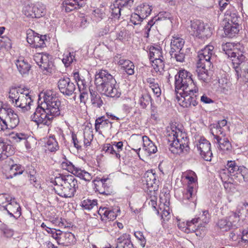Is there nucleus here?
Returning a JSON list of instances; mask_svg holds the SVG:
<instances>
[{"label": "nucleus", "instance_id": "f257e3e1", "mask_svg": "<svg viewBox=\"0 0 248 248\" xmlns=\"http://www.w3.org/2000/svg\"><path fill=\"white\" fill-rule=\"evenodd\" d=\"M61 102L52 91H46L44 94V102L38 106L31 118L38 125L49 126L54 118L60 114Z\"/></svg>", "mask_w": 248, "mask_h": 248}, {"label": "nucleus", "instance_id": "f03ea898", "mask_svg": "<svg viewBox=\"0 0 248 248\" xmlns=\"http://www.w3.org/2000/svg\"><path fill=\"white\" fill-rule=\"evenodd\" d=\"M94 83L97 89L107 96L118 98L121 90L114 77L107 70L101 69L95 75Z\"/></svg>", "mask_w": 248, "mask_h": 248}, {"label": "nucleus", "instance_id": "7ed1b4c3", "mask_svg": "<svg viewBox=\"0 0 248 248\" xmlns=\"http://www.w3.org/2000/svg\"><path fill=\"white\" fill-rule=\"evenodd\" d=\"M167 140L170 143V150L174 154H180L187 152L189 150L188 140L185 132L181 128L174 124L167 128Z\"/></svg>", "mask_w": 248, "mask_h": 248}, {"label": "nucleus", "instance_id": "20e7f679", "mask_svg": "<svg viewBox=\"0 0 248 248\" xmlns=\"http://www.w3.org/2000/svg\"><path fill=\"white\" fill-rule=\"evenodd\" d=\"M52 182L55 185L54 189L56 193L62 197H73L78 187V181L71 175H60L56 177Z\"/></svg>", "mask_w": 248, "mask_h": 248}, {"label": "nucleus", "instance_id": "39448f33", "mask_svg": "<svg viewBox=\"0 0 248 248\" xmlns=\"http://www.w3.org/2000/svg\"><path fill=\"white\" fill-rule=\"evenodd\" d=\"M9 97L12 104L20 108L22 112H25L30 110L33 100L28 90L19 88H12L9 92Z\"/></svg>", "mask_w": 248, "mask_h": 248}, {"label": "nucleus", "instance_id": "423d86ee", "mask_svg": "<svg viewBox=\"0 0 248 248\" xmlns=\"http://www.w3.org/2000/svg\"><path fill=\"white\" fill-rule=\"evenodd\" d=\"M176 93L182 92H198V88L194 82L191 74L185 69L180 70L175 76Z\"/></svg>", "mask_w": 248, "mask_h": 248}, {"label": "nucleus", "instance_id": "0eeeda50", "mask_svg": "<svg viewBox=\"0 0 248 248\" xmlns=\"http://www.w3.org/2000/svg\"><path fill=\"white\" fill-rule=\"evenodd\" d=\"M182 178L187 181V187L183 194V201L185 203L189 201L194 203L197 189V179L196 173L191 170H187L183 173Z\"/></svg>", "mask_w": 248, "mask_h": 248}, {"label": "nucleus", "instance_id": "6e6552de", "mask_svg": "<svg viewBox=\"0 0 248 248\" xmlns=\"http://www.w3.org/2000/svg\"><path fill=\"white\" fill-rule=\"evenodd\" d=\"M3 123L1 126L3 129L6 127L15 128L18 124V115L10 108L3 107V102L0 101V122Z\"/></svg>", "mask_w": 248, "mask_h": 248}, {"label": "nucleus", "instance_id": "1a4fd4ad", "mask_svg": "<svg viewBox=\"0 0 248 248\" xmlns=\"http://www.w3.org/2000/svg\"><path fill=\"white\" fill-rule=\"evenodd\" d=\"M222 49L229 57L232 58L233 63L239 64L246 59L244 47L240 44L234 46L232 43H226L222 45Z\"/></svg>", "mask_w": 248, "mask_h": 248}, {"label": "nucleus", "instance_id": "9d476101", "mask_svg": "<svg viewBox=\"0 0 248 248\" xmlns=\"http://www.w3.org/2000/svg\"><path fill=\"white\" fill-rule=\"evenodd\" d=\"M188 30L192 35L203 39L211 37L212 34V28L199 20L191 21Z\"/></svg>", "mask_w": 248, "mask_h": 248}, {"label": "nucleus", "instance_id": "9b49d317", "mask_svg": "<svg viewBox=\"0 0 248 248\" xmlns=\"http://www.w3.org/2000/svg\"><path fill=\"white\" fill-rule=\"evenodd\" d=\"M149 56L155 71L162 74L164 70V62L161 50L155 47H150Z\"/></svg>", "mask_w": 248, "mask_h": 248}, {"label": "nucleus", "instance_id": "f8f14e48", "mask_svg": "<svg viewBox=\"0 0 248 248\" xmlns=\"http://www.w3.org/2000/svg\"><path fill=\"white\" fill-rule=\"evenodd\" d=\"M196 93L195 92H182L176 93V99L179 105L184 108L196 106L198 104Z\"/></svg>", "mask_w": 248, "mask_h": 248}, {"label": "nucleus", "instance_id": "ddd939ff", "mask_svg": "<svg viewBox=\"0 0 248 248\" xmlns=\"http://www.w3.org/2000/svg\"><path fill=\"white\" fill-rule=\"evenodd\" d=\"M217 225L224 231L238 228L241 226L239 215L236 213H232L228 217L219 219Z\"/></svg>", "mask_w": 248, "mask_h": 248}, {"label": "nucleus", "instance_id": "4468645a", "mask_svg": "<svg viewBox=\"0 0 248 248\" xmlns=\"http://www.w3.org/2000/svg\"><path fill=\"white\" fill-rule=\"evenodd\" d=\"M61 166L63 170H67L85 181H90L92 179V175L91 173L78 167L75 166L67 160L62 162Z\"/></svg>", "mask_w": 248, "mask_h": 248}, {"label": "nucleus", "instance_id": "2eb2a0df", "mask_svg": "<svg viewBox=\"0 0 248 248\" xmlns=\"http://www.w3.org/2000/svg\"><path fill=\"white\" fill-rule=\"evenodd\" d=\"M214 46H206L198 52L197 65L200 66H211L212 57L214 54Z\"/></svg>", "mask_w": 248, "mask_h": 248}, {"label": "nucleus", "instance_id": "dca6fc26", "mask_svg": "<svg viewBox=\"0 0 248 248\" xmlns=\"http://www.w3.org/2000/svg\"><path fill=\"white\" fill-rule=\"evenodd\" d=\"M197 150L201 157L205 160L210 161L212 157L210 142L203 137H201L197 145Z\"/></svg>", "mask_w": 248, "mask_h": 248}, {"label": "nucleus", "instance_id": "f3484780", "mask_svg": "<svg viewBox=\"0 0 248 248\" xmlns=\"http://www.w3.org/2000/svg\"><path fill=\"white\" fill-rule=\"evenodd\" d=\"M50 56L46 53H36L34 55V60L43 71L51 72L53 63L50 61Z\"/></svg>", "mask_w": 248, "mask_h": 248}, {"label": "nucleus", "instance_id": "a211bd4d", "mask_svg": "<svg viewBox=\"0 0 248 248\" xmlns=\"http://www.w3.org/2000/svg\"><path fill=\"white\" fill-rule=\"evenodd\" d=\"M212 134L214 136V143L218 144L217 148L222 153H228L232 150V144L225 135H215L214 130L212 131Z\"/></svg>", "mask_w": 248, "mask_h": 248}, {"label": "nucleus", "instance_id": "6ab92c4d", "mask_svg": "<svg viewBox=\"0 0 248 248\" xmlns=\"http://www.w3.org/2000/svg\"><path fill=\"white\" fill-rule=\"evenodd\" d=\"M60 92L64 95H71L76 89V86L68 78H61L58 82Z\"/></svg>", "mask_w": 248, "mask_h": 248}, {"label": "nucleus", "instance_id": "aec40b11", "mask_svg": "<svg viewBox=\"0 0 248 248\" xmlns=\"http://www.w3.org/2000/svg\"><path fill=\"white\" fill-rule=\"evenodd\" d=\"M44 37L40 36L38 34L31 30L27 31V41L32 47L40 48L45 46Z\"/></svg>", "mask_w": 248, "mask_h": 248}, {"label": "nucleus", "instance_id": "412c9836", "mask_svg": "<svg viewBox=\"0 0 248 248\" xmlns=\"http://www.w3.org/2000/svg\"><path fill=\"white\" fill-rule=\"evenodd\" d=\"M123 149V143L122 141L113 142L112 144L107 143L104 145L103 150L105 153L113 155L116 158L120 159V152Z\"/></svg>", "mask_w": 248, "mask_h": 248}, {"label": "nucleus", "instance_id": "4be33fe9", "mask_svg": "<svg viewBox=\"0 0 248 248\" xmlns=\"http://www.w3.org/2000/svg\"><path fill=\"white\" fill-rule=\"evenodd\" d=\"M146 186L150 192H155L157 190L159 181L157 176L153 170L147 171L144 176Z\"/></svg>", "mask_w": 248, "mask_h": 248}, {"label": "nucleus", "instance_id": "5701e85b", "mask_svg": "<svg viewBox=\"0 0 248 248\" xmlns=\"http://www.w3.org/2000/svg\"><path fill=\"white\" fill-rule=\"evenodd\" d=\"M3 210H6L10 217L15 219L18 218L21 215L20 205L15 199H10V202L6 204Z\"/></svg>", "mask_w": 248, "mask_h": 248}, {"label": "nucleus", "instance_id": "b1692460", "mask_svg": "<svg viewBox=\"0 0 248 248\" xmlns=\"http://www.w3.org/2000/svg\"><path fill=\"white\" fill-rule=\"evenodd\" d=\"M115 61L117 64L122 66L127 74L132 75L134 74L135 66L133 63L128 60L122 58L120 55H117L114 57Z\"/></svg>", "mask_w": 248, "mask_h": 248}, {"label": "nucleus", "instance_id": "393cba45", "mask_svg": "<svg viewBox=\"0 0 248 248\" xmlns=\"http://www.w3.org/2000/svg\"><path fill=\"white\" fill-rule=\"evenodd\" d=\"M241 18L238 16L235 8L230 6V8L226 12L224 15V21L225 23L239 24Z\"/></svg>", "mask_w": 248, "mask_h": 248}, {"label": "nucleus", "instance_id": "a878e982", "mask_svg": "<svg viewBox=\"0 0 248 248\" xmlns=\"http://www.w3.org/2000/svg\"><path fill=\"white\" fill-rule=\"evenodd\" d=\"M14 153L12 146L2 138H0V161L3 160Z\"/></svg>", "mask_w": 248, "mask_h": 248}, {"label": "nucleus", "instance_id": "bb28decb", "mask_svg": "<svg viewBox=\"0 0 248 248\" xmlns=\"http://www.w3.org/2000/svg\"><path fill=\"white\" fill-rule=\"evenodd\" d=\"M112 123L108 119H105L104 116L97 118L95 120V128L96 131L99 133L101 130L105 131L111 129Z\"/></svg>", "mask_w": 248, "mask_h": 248}, {"label": "nucleus", "instance_id": "cd10ccee", "mask_svg": "<svg viewBox=\"0 0 248 248\" xmlns=\"http://www.w3.org/2000/svg\"><path fill=\"white\" fill-rule=\"evenodd\" d=\"M139 141L143 143V149L148 154L150 155L156 152L157 147L155 144L146 136L142 137L141 139H140Z\"/></svg>", "mask_w": 248, "mask_h": 248}, {"label": "nucleus", "instance_id": "c85d7f7f", "mask_svg": "<svg viewBox=\"0 0 248 248\" xmlns=\"http://www.w3.org/2000/svg\"><path fill=\"white\" fill-rule=\"evenodd\" d=\"M185 44V41L179 35H174L172 36L170 42V50L171 53L174 51H182Z\"/></svg>", "mask_w": 248, "mask_h": 248}, {"label": "nucleus", "instance_id": "c756f323", "mask_svg": "<svg viewBox=\"0 0 248 248\" xmlns=\"http://www.w3.org/2000/svg\"><path fill=\"white\" fill-rule=\"evenodd\" d=\"M76 242L75 235L70 232L61 231L58 244L59 245H69Z\"/></svg>", "mask_w": 248, "mask_h": 248}, {"label": "nucleus", "instance_id": "7c9ffc66", "mask_svg": "<svg viewBox=\"0 0 248 248\" xmlns=\"http://www.w3.org/2000/svg\"><path fill=\"white\" fill-rule=\"evenodd\" d=\"M240 30V24L225 23L224 30L226 37L232 38L239 32Z\"/></svg>", "mask_w": 248, "mask_h": 248}, {"label": "nucleus", "instance_id": "2f4dec72", "mask_svg": "<svg viewBox=\"0 0 248 248\" xmlns=\"http://www.w3.org/2000/svg\"><path fill=\"white\" fill-rule=\"evenodd\" d=\"M226 168L231 176V179L236 180V176L238 175L240 166H238L234 161H228L226 165Z\"/></svg>", "mask_w": 248, "mask_h": 248}, {"label": "nucleus", "instance_id": "473e14b6", "mask_svg": "<svg viewBox=\"0 0 248 248\" xmlns=\"http://www.w3.org/2000/svg\"><path fill=\"white\" fill-rule=\"evenodd\" d=\"M16 64L18 71L21 75H25L28 73L31 65L27 61L23 58H20L16 61Z\"/></svg>", "mask_w": 248, "mask_h": 248}, {"label": "nucleus", "instance_id": "72a5a7b5", "mask_svg": "<svg viewBox=\"0 0 248 248\" xmlns=\"http://www.w3.org/2000/svg\"><path fill=\"white\" fill-rule=\"evenodd\" d=\"M97 212L100 216H103V219L106 218L109 220H114L117 216L115 211L106 207H100Z\"/></svg>", "mask_w": 248, "mask_h": 248}, {"label": "nucleus", "instance_id": "f704fd0d", "mask_svg": "<svg viewBox=\"0 0 248 248\" xmlns=\"http://www.w3.org/2000/svg\"><path fill=\"white\" fill-rule=\"evenodd\" d=\"M227 122L225 119L222 120L218 121L217 124L216 126L212 128L211 131L214 130L215 135H225L224 132L226 130L228 129V127L227 126Z\"/></svg>", "mask_w": 248, "mask_h": 248}, {"label": "nucleus", "instance_id": "c9c22d12", "mask_svg": "<svg viewBox=\"0 0 248 248\" xmlns=\"http://www.w3.org/2000/svg\"><path fill=\"white\" fill-rule=\"evenodd\" d=\"M90 96L92 105L94 107L97 108H101L103 104V102L99 93L97 92L92 90V91H90Z\"/></svg>", "mask_w": 248, "mask_h": 248}, {"label": "nucleus", "instance_id": "e433bc0d", "mask_svg": "<svg viewBox=\"0 0 248 248\" xmlns=\"http://www.w3.org/2000/svg\"><path fill=\"white\" fill-rule=\"evenodd\" d=\"M146 82L148 84L150 88L152 89L154 94L157 97L160 96L161 93V91L156 79L153 78H147Z\"/></svg>", "mask_w": 248, "mask_h": 248}, {"label": "nucleus", "instance_id": "4c0bfd02", "mask_svg": "<svg viewBox=\"0 0 248 248\" xmlns=\"http://www.w3.org/2000/svg\"><path fill=\"white\" fill-rule=\"evenodd\" d=\"M151 11V6L146 3H143L138 6L136 9V12L141 16L143 19L146 18L150 15Z\"/></svg>", "mask_w": 248, "mask_h": 248}, {"label": "nucleus", "instance_id": "58836bf2", "mask_svg": "<svg viewBox=\"0 0 248 248\" xmlns=\"http://www.w3.org/2000/svg\"><path fill=\"white\" fill-rule=\"evenodd\" d=\"M62 7L66 12H70L81 7L80 5H78V1L75 0H64L62 3Z\"/></svg>", "mask_w": 248, "mask_h": 248}, {"label": "nucleus", "instance_id": "ea45409f", "mask_svg": "<svg viewBox=\"0 0 248 248\" xmlns=\"http://www.w3.org/2000/svg\"><path fill=\"white\" fill-rule=\"evenodd\" d=\"M78 89L80 92L79 99L80 103L85 105L89 99V93H90V91H92V90L88 87L87 85H85V87H79Z\"/></svg>", "mask_w": 248, "mask_h": 248}, {"label": "nucleus", "instance_id": "a19ab883", "mask_svg": "<svg viewBox=\"0 0 248 248\" xmlns=\"http://www.w3.org/2000/svg\"><path fill=\"white\" fill-rule=\"evenodd\" d=\"M194 225V222L192 221V219L190 221H186V222H179L178 226L184 232L189 233L194 232V231L195 230L194 227H193Z\"/></svg>", "mask_w": 248, "mask_h": 248}, {"label": "nucleus", "instance_id": "79ce46f5", "mask_svg": "<svg viewBox=\"0 0 248 248\" xmlns=\"http://www.w3.org/2000/svg\"><path fill=\"white\" fill-rule=\"evenodd\" d=\"M80 205L85 210H91L94 208L97 209V200L87 199L81 202Z\"/></svg>", "mask_w": 248, "mask_h": 248}, {"label": "nucleus", "instance_id": "37998d69", "mask_svg": "<svg viewBox=\"0 0 248 248\" xmlns=\"http://www.w3.org/2000/svg\"><path fill=\"white\" fill-rule=\"evenodd\" d=\"M46 147L51 152H56L59 149L58 143L54 136H49L46 141Z\"/></svg>", "mask_w": 248, "mask_h": 248}, {"label": "nucleus", "instance_id": "c03bdc74", "mask_svg": "<svg viewBox=\"0 0 248 248\" xmlns=\"http://www.w3.org/2000/svg\"><path fill=\"white\" fill-rule=\"evenodd\" d=\"M209 221V214L208 211L204 210L202 211V214L200 217L194 218L192 219L194 224L196 223H201L202 225H206Z\"/></svg>", "mask_w": 248, "mask_h": 248}, {"label": "nucleus", "instance_id": "a18cd8bd", "mask_svg": "<svg viewBox=\"0 0 248 248\" xmlns=\"http://www.w3.org/2000/svg\"><path fill=\"white\" fill-rule=\"evenodd\" d=\"M197 72L199 79L204 82H206L208 78V68H210V66H200L198 65H197Z\"/></svg>", "mask_w": 248, "mask_h": 248}, {"label": "nucleus", "instance_id": "49530a36", "mask_svg": "<svg viewBox=\"0 0 248 248\" xmlns=\"http://www.w3.org/2000/svg\"><path fill=\"white\" fill-rule=\"evenodd\" d=\"M62 60L65 66H69L72 62L76 61L74 53L68 51L65 52L62 55Z\"/></svg>", "mask_w": 248, "mask_h": 248}, {"label": "nucleus", "instance_id": "de8ad7c7", "mask_svg": "<svg viewBox=\"0 0 248 248\" xmlns=\"http://www.w3.org/2000/svg\"><path fill=\"white\" fill-rule=\"evenodd\" d=\"M33 12L35 15V18H40L45 15L46 7L40 3L33 4Z\"/></svg>", "mask_w": 248, "mask_h": 248}, {"label": "nucleus", "instance_id": "09e8293b", "mask_svg": "<svg viewBox=\"0 0 248 248\" xmlns=\"http://www.w3.org/2000/svg\"><path fill=\"white\" fill-rule=\"evenodd\" d=\"M236 178V180L240 182L242 180L248 182V169L244 166H240V171Z\"/></svg>", "mask_w": 248, "mask_h": 248}, {"label": "nucleus", "instance_id": "8fccbe9b", "mask_svg": "<svg viewBox=\"0 0 248 248\" xmlns=\"http://www.w3.org/2000/svg\"><path fill=\"white\" fill-rule=\"evenodd\" d=\"M93 137V131L89 128L86 129L84 132V144L85 146L90 145Z\"/></svg>", "mask_w": 248, "mask_h": 248}, {"label": "nucleus", "instance_id": "3c124183", "mask_svg": "<svg viewBox=\"0 0 248 248\" xmlns=\"http://www.w3.org/2000/svg\"><path fill=\"white\" fill-rule=\"evenodd\" d=\"M132 245L130 241V236L127 233H123L117 239V245Z\"/></svg>", "mask_w": 248, "mask_h": 248}, {"label": "nucleus", "instance_id": "603ef678", "mask_svg": "<svg viewBox=\"0 0 248 248\" xmlns=\"http://www.w3.org/2000/svg\"><path fill=\"white\" fill-rule=\"evenodd\" d=\"M23 171L20 166L17 164L12 165L9 170V176L12 178L16 175L21 174L22 173Z\"/></svg>", "mask_w": 248, "mask_h": 248}, {"label": "nucleus", "instance_id": "864d4df0", "mask_svg": "<svg viewBox=\"0 0 248 248\" xmlns=\"http://www.w3.org/2000/svg\"><path fill=\"white\" fill-rule=\"evenodd\" d=\"M150 103H151V97L148 93L142 95L139 99V104L143 108H145Z\"/></svg>", "mask_w": 248, "mask_h": 248}, {"label": "nucleus", "instance_id": "5fc2aeb1", "mask_svg": "<svg viewBox=\"0 0 248 248\" xmlns=\"http://www.w3.org/2000/svg\"><path fill=\"white\" fill-rule=\"evenodd\" d=\"M6 132L5 134H9L11 138L15 140L16 142H20L22 140H25L27 138V135L22 133H11Z\"/></svg>", "mask_w": 248, "mask_h": 248}, {"label": "nucleus", "instance_id": "6e6d98bb", "mask_svg": "<svg viewBox=\"0 0 248 248\" xmlns=\"http://www.w3.org/2000/svg\"><path fill=\"white\" fill-rule=\"evenodd\" d=\"M193 227L195 230L194 232L196 233L197 236L202 237L206 234V225H202L199 223L197 227H196L195 224L193 225Z\"/></svg>", "mask_w": 248, "mask_h": 248}, {"label": "nucleus", "instance_id": "4d7b16f0", "mask_svg": "<svg viewBox=\"0 0 248 248\" xmlns=\"http://www.w3.org/2000/svg\"><path fill=\"white\" fill-rule=\"evenodd\" d=\"M111 10L112 15L113 17L119 18L121 15V12L123 11L124 9L120 5H116L115 2L113 5H111Z\"/></svg>", "mask_w": 248, "mask_h": 248}, {"label": "nucleus", "instance_id": "13d9d810", "mask_svg": "<svg viewBox=\"0 0 248 248\" xmlns=\"http://www.w3.org/2000/svg\"><path fill=\"white\" fill-rule=\"evenodd\" d=\"M33 4L25 5L23 9V14L31 18H35L33 12Z\"/></svg>", "mask_w": 248, "mask_h": 248}, {"label": "nucleus", "instance_id": "bf43d9fd", "mask_svg": "<svg viewBox=\"0 0 248 248\" xmlns=\"http://www.w3.org/2000/svg\"><path fill=\"white\" fill-rule=\"evenodd\" d=\"M133 2L134 0H116L115 5H120L123 9L124 8L129 9L132 6Z\"/></svg>", "mask_w": 248, "mask_h": 248}, {"label": "nucleus", "instance_id": "052dcab7", "mask_svg": "<svg viewBox=\"0 0 248 248\" xmlns=\"http://www.w3.org/2000/svg\"><path fill=\"white\" fill-rule=\"evenodd\" d=\"M170 53L171 58H175L177 62H182L184 61L185 54L183 52V50L180 51H174L172 53H171V51H170Z\"/></svg>", "mask_w": 248, "mask_h": 248}, {"label": "nucleus", "instance_id": "680f3d73", "mask_svg": "<svg viewBox=\"0 0 248 248\" xmlns=\"http://www.w3.org/2000/svg\"><path fill=\"white\" fill-rule=\"evenodd\" d=\"M73 77L76 81L77 82L78 87H85L87 85L86 82L81 77L78 72L76 71L73 73Z\"/></svg>", "mask_w": 248, "mask_h": 248}, {"label": "nucleus", "instance_id": "e2e57ef3", "mask_svg": "<svg viewBox=\"0 0 248 248\" xmlns=\"http://www.w3.org/2000/svg\"><path fill=\"white\" fill-rule=\"evenodd\" d=\"M219 177L221 179L222 182H228L230 179H231V176L230 173L228 172L226 167L225 169H221L219 172Z\"/></svg>", "mask_w": 248, "mask_h": 248}, {"label": "nucleus", "instance_id": "0e129e2a", "mask_svg": "<svg viewBox=\"0 0 248 248\" xmlns=\"http://www.w3.org/2000/svg\"><path fill=\"white\" fill-rule=\"evenodd\" d=\"M114 22L112 19L108 20V25H106L101 31V35L108 34L109 31H112L114 29Z\"/></svg>", "mask_w": 248, "mask_h": 248}, {"label": "nucleus", "instance_id": "69168bd1", "mask_svg": "<svg viewBox=\"0 0 248 248\" xmlns=\"http://www.w3.org/2000/svg\"><path fill=\"white\" fill-rule=\"evenodd\" d=\"M46 231L48 233L51 234V236L55 239L57 242H58L61 231L59 230H56L55 229H51L49 227H46Z\"/></svg>", "mask_w": 248, "mask_h": 248}, {"label": "nucleus", "instance_id": "338daca9", "mask_svg": "<svg viewBox=\"0 0 248 248\" xmlns=\"http://www.w3.org/2000/svg\"><path fill=\"white\" fill-rule=\"evenodd\" d=\"M10 199H12V198L6 194H0V206L1 208L4 209L6 204L10 202Z\"/></svg>", "mask_w": 248, "mask_h": 248}, {"label": "nucleus", "instance_id": "774afa93", "mask_svg": "<svg viewBox=\"0 0 248 248\" xmlns=\"http://www.w3.org/2000/svg\"><path fill=\"white\" fill-rule=\"evenodd\" d=\"M137 12L132 14L130 17V22L134 25L140 24L143 19Z\"/></svg>", "mask_w": 248, "mask_h": 248}]
</instances>
